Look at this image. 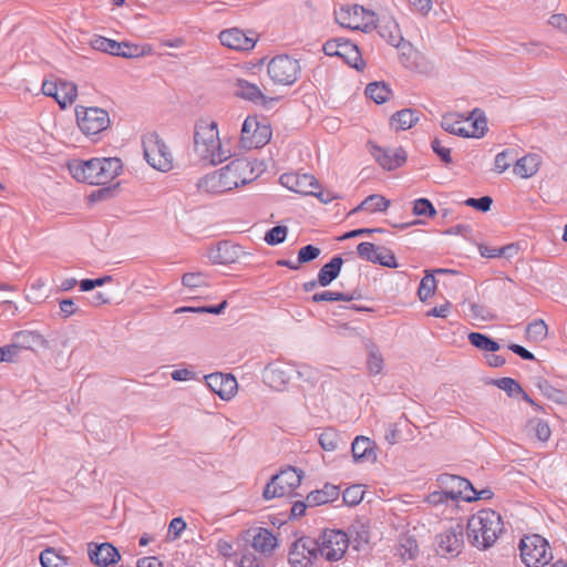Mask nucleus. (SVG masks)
Returning a JSON list of instances; mask_svg holds the SVG:
<instances>
[{
	"label": "nucleus",
	"instance_id": "64",
	"mask_svg": "<svg viewBox=\"0 0 567 567\" xmlns=\"http://www.w3.org/2000/svg\"><path fill=\"white\" fill-rule=\"evenodd\" d=\"M186 528V523L182 517H175L171 520L168 526V534L173 535L176 539L181 536L182 532Z\"/></svg>",
	"mask_w": 567,
	"mask_h": 567
},
{
	"label": "nucleus",
	"instance_id": "9",
	"mask_svg": "<svg viewBox=\"0 0 567 567\" xmlns=\"http://www.w3.org/2000/svg\"><path fill=\"white\" fill-rule=\"evenodd\" d=\"M69 172L78 182L90 185H104L106 172V157L91 158L89 161L74 159L68 165Z\"/></svg>",
	"mask_w": 567,
	"mask_h": 567
},
{
	"label": "nucleus",
	"instance_id": "23",
	"mask_svg": "<svg viewBox=\"0 0 567 567\" xmlns=\"http://www.w3.org/2000/svg\"><path fill=\"white\" fill-rule=\"evenodd\" d=\"M240 247L229 241H219L216 246L209 248L207 257L213 264L229 265L239 258Z\"/></svg>",
	"mask_w": 567,
	"mask_h": 567
},
{
	"label": "nucleus",
	"instance_id": "36",
	"mask_svg": "<svg viewBox=\"0 0 567 567\" xmlns=\"http://www.w3.org/2000/svg\"><path fill=\"white\" fill-rule=\"evenodd\" d=\"M42 567H63L69 565V558L58 553L53 547H47L40 554Z\"/></svg>",
	"mask_w": 567,
	"mask_h": 567
},
{
	"label": "nucleus",
	"instance_id": "22",
	"mask_svg": "<svg viewBox=\"0 0 567 567\" xmlns=\"http://www.w3.org/2000/svg\"><path fill=\"white\" fill-rule=\"evenodd\" d=\"M372 155L375 161L388 171L402 166L406 159V153L403 148H382L373 146Z\"/></svg>",
	"mask_w": 567,
	"mask_h": 567
},
{
	"label": "nucleus",
	"instance_id": "63",
	"mask_svg": "<svg viewBox=\"0 0 567 567\" xmlns=\"http://www.w3.org/2000/svg\"><path fill=\"white\" fill-rule=\"evenodd\" d=\"M59 84H60V80L59 81L45 80L42 83V87H41L42 93L47 96L53 97L58 102Z\"/></svg>",
	"mask_w": 567,
	"mask_h": 567
},
{
	"label": "nucleus",
	"instance_id": "18",
	"mask_svg": "<svg viewBox=\"0 0 567 567\" xmlns=\"http://www.w3.org/2000/svg\"><path fill=\"white\" fill-rule=\"evenodd\" d=\"M282 186L291 192L309 195L313 189H319L318 181L309 174L286 173L280 176Z\"/></svg>",
	"mask_w": 567,
	"mask_h": 567
},
{
	"label": "nucleus",
	"instance_id": "28",
	"mask_svg": "<svg viewBox=\"0 0 567 567\" xmlns=\"http://www.w3.org/2000/svg\"><path fill=\"white\" fill-rule=\"evenodd\" d=\"M339 494V486L327 483L321 489L310 492L307 495V502L310 507L320 506L336 501Z\"/></svg>",
	"mask_w": 567,
	"mask_h": 567
},
{
	"label": "nucleus",
	"instance_id": "42",
	"mask_svg": "<svg viewBox=\"0 0 567 567\" xmlns=\"http://www.w3.org/2000/svg\"><path fill=\"white\" fill-rule=\"evenodd\" d=\"M436 289V280L431 271H425V276L421 279L417 296L421 301L430 298Z\"/></svg>",
	"mask_w": 567,
	"mask_h": 567
},
{
	"label": "nucleus",
	"instance_id": "5",
	"mask_svg": "<svg viewBox=\"0 0 567 567\" xmlns=\"http://www.w3.org/2000/svg\"><path fill=\"white\" fill-rule=\"evenodd\" d=\"M303 472L296 467L288 466L278 474L272 475L271 480L266 484L262 491V497L266 501L290 495L299 487Z\"/></svg>",
	"mask_w": 567,
	"mask_h": 567
},
{
	"label": "nucleus",
	"instance_id": "21",
	"mask_svg": "<svg viewBox=\"0 0 567 567\" xmlns=\"http://www.w3.org/2000/svg\"><path fill=\"white\" fill-rule=\"evenodd\" d=\"M247 536L251 537L252 548L264 556H270L278 547L277 537L268 528L256 527L248 529Z\"/></svg>",
	"mask_w": 567,
	"mask_h": 567
},
{
	"label": "nucleus",
	"instance_id": "6",
	"mask_svg": "<svg viewBox=\"0 0 567 567\" xmlns=\"http://www.w3.org/2000/svg\"><path fill=\"white\" fill-rule=\"evenodd\" d=\"M143 153L153 168L159 172H168L173 168V155L157 133H150L143 138Z\"/></svg>",
	"mask_w": 567,
	"mask_h": 567
},
{
	"label": "nucleus",
	"instance_id": "51",
	"mask_svg": "<svg viewBox=\"0 0 567 567\" xmlns=\"http://www.w3.org/2000/svg\"><path fill=\"white\" fill-rule=\"evenodd\" d=\"M413 214L416 216L433 217L436 215V210L427 198H419L413 203Z\"/></svg>",
	"mask_w": 567,
	"mask_h": 567
},
{
	"label": "nucleus",
	"instance_id": "33",
	"mask_svg": "<svg viewBox=\"0 0 567 567\" xmlns=\"http://www.w3.org/2000/svg\"><path fill=\"white\" fill-rule=\"evenodd\" d=\"M390 206V200L379 194H373L365 197L360 205L353 208L349 215H353L360 210H368L370 213L385 212Z\"/></svg>",
	"mask_w": 567,
	"mask_h": 567
},
{
	"label": "nucleus",
	"instance_id": "19",
	"mask_svg": "<svg viewBox=\"0 0 567 567\" xmlns=\"http://www.w3.org/2000/svg\"><path fill=\"white\" fill-rule=\"evenodd\" d=\"M300 374L296 368L288 363H269L264 370V378L271 388L280 389L285 386L293 377Z\"/></svg>",
	"mask_w": 567,
	"mask_h": 567
},
{
	"label": "nucleus",
	"instance_id": "13",
	"mask_svg": "<svg viewBox=\"0 0 567 567\" xmlns=\"http://www.w3.org/2000/svg\"><path fill=\"white\" fill-rule=\"evenodd\" d=\"M323 52L329 56H340L355 70H362L364 62L358 47L349 40L332 39L323 44Z\"/></svg>",
	"mask_w": 567,
	"mask_h": 567
},
{
	"label": "nucleus",
	"instance_id": "44",
	"mask_svg": "<svg viewBox=\"0 0 567 567\" xmlns=\"http://www.w3.org/2000/svg\"><path fill=\"white\" fill-rule=\"evenodd\" d=\"M87 547V555L91 563L99 567H106V556L103 555V550L106 549V543H90Z\"/></svg>",
	"mask_w": 567,
	"mask_h": 567
},
{
	"label": "nucleus",
	"instance_id": "1",
	"mask_svg": "<svg viewBox=\"0 0 567 567\" xmlns=\"http://www.w3.org/2000/svg\"><path fill=\"white\" fill-rule=\"evenodd\" d=\"M504 532V523L499 513L485 508L473 514L466 525L467 539L477 549L492 547Z\"/></svg>",
	"mask_w": 567,
	"mask_h": 567
},
{
	"label": "nucleus",
	"instance_id": "29",
	"mask_svg": "<svg viewBox=\"0 0 567 567\" xmlns=\"http://www.w3.org/2000/svg\"><path fill=\"white\" fill-rule=\"evenodd\" d=\"M540 165V157L537 154H527L515 161L513 172L522 178H529L535 175Z\"/></svg>",
	"mask_w": 567,
	"mask_h": 567
},
{
	"label": "nucleus",
	"instance_id": "3",
	"mask_svg": "<svg viewBox=\"0 0 567 567\" xmlns=\"http://www.w3.org/2000/svg\"><path fill=\"white\" fill-rule=\"evenodd\" d=\"M194 150L212 165H218L231 156L230 150H225L220 143L217 123L207 118H199L195 123Z\"/></svg>",
	"mask_w": 567,
	"mask_h": 567
},
{
	"label": "nucleus",
	"instance_id": "8",
	"mask_svg": "<svg viewBox=\"0 0 567 567\" xmlns=\"http://www.w3.org/2000/svg\"><path fill=\"white\" fill-rule=\"evenodd\" d=\"M267 72L275 84L292 85L300 76L301 66L297 59L279 54L268 62Z\"/></svg>",
	"mask_w": 567,
	"mask_h": 567
},
{
	"label": "nucleus",
	"instance_id": "53",
	"mask_svg": "<svg viewBox=\"0 0 567 567\" xmlns=\"http://www.w3.org/2000/svg\"><path fill=\"white\" fill-rule=\"evenodd\" d=\"M344 504L349 506L358 505L363 498V489L360 485H353L348 488L342 494Z\"/></svg>",
	"mask_w": 567,
	"mask_h": 567
},
{
	"label": "nucleus",
	"instance_id": "15",
	"mask_svg": "<svg viewBox=\"0 0 567 567\" xmlns=\"http://www.w3.org/2000/svg\"><path fill=\"white\" fill-rule=\"evenodd\" d=\"M357 252L360 258L373 264L389 268H396L399 266L394 254L390 249L375 246L369 241L360 243L357 246Z\"/></svg>",
	"mask_w": 567,
	"mask_h": 567
},
{
	"label": "nucleus",
	"instance_id": "50",
	"mask_svg": "<svg viewBox=\"0 0 567 567\" xmlns=\"http://www.w3.org/2000/svg\"><path fill=\"white\" fill-rule=\"evenodd\" d=\"M260 123H267L266 120L259 121L256 116H248L243 123L241 127V142L244 146L248 142V140H251V133L254 131L258 130V126Z\"/></svg>",
	"mask_w": 567,
	"mask_h": 567
},
{
	"label": "nucleus",
	"instance_id": "17",
	"mask_svg": "<svg viewBox=\"0 0 567 567\" xmlns=\"http://www.w3.org/2000/svg\"><path fill=\"white\" fill-rule=\"evenodd\" d=\"M463 526L456 524L437 536V554L442 556H457L463 547Z\"/></svg>",
	"mask_w": 567,
	"mask_h": 567
},
{
	"label": "nucleus",
	"instance_id": "7",
	"mask_svg": "<svg viewBox=\"0 0 567 567\" xmlns=\"http://www.w3.org/2000/svg\"><path fill=\"white\" fill-rule=\"evenodd\" d=\"M337 23L343 28L369 32L375 23V14L359 4H347L334 11Z\"/></svg>",
	"mask_w": 567,
	"mask_h": 567
},
{
	"label": "nucleus",
	"instance_id": "16",
	"mask_svg": "<svg viewBox=\"0 0 567 567\" xmlns=\"http://www.w3.org/2000/svg\"><path fill=\"white\" fill-rule=\"evenodd\" d=\"M437 484L440 488L444 489L452 502H457L458 499L465 501V496L468 495V492L473 491V485L468 480L447 473L439 475Z\"/></svg>",
	"mask_w": 567,
	"mask_h": 567
},
{
	"label": "nucleus",
	"instance_id": "38",
	"mask_svg": "<svg viewBox=\"0 0 567 567\" xmlns=\"http://www.w3.org/2000/svg\"><path fill=\"white\" fill-rule=\"evenodd\" d=\"M468 341L473 347L487 352H496L501 349L497 341L481 332H471Z\"/></svg>",
	"mask_w": 567,
	"mask_h": 567
},
{
	"label": "nucleus",
	"instance_id": "4",
	"mask_svg": "<svg viewBox=\"0 0 567 567\" xmlns=\"http://www.w3.org/2000/svg\"><path fill=\"white\" fill-rule=\"evenodd\" d=\"M519 551L527 567H544L553 559L549 543L537 534L523 537L519 542Z\"/></svg>",
	"mask_w": 567,
	"mask_h": 567
},
{
	"label": "nucleus",
	"instance_id": "56",
	"mask_svg": "<svg viewBox=\"0 0 567 567\" xmlns=\"http://www.w3.org/2000/svg\"><path fill=\"white\" fill-rule=\"evenodd\" d=\"M320 249L313 245H306L303 247H301L298 251V262L301 265V264H306V262H310L312 260H315L316 258L319 257L320 255Z\"/></svg>",
	"mask_w": 567,
	"mask_h": 567
},
{
	"label": "nucleus",
	"instance_id": "31",
	"mask_svg": "<svg viewBox=\"0 0 567 567\" xmlns=\"http://www.w3.org/2000/svg\"><path fill=\"white\" fill-rule=\"evenodd\" d=\"M235 95L254 103H262L266 100L258 85L244 79L236 80Z\"/></svg>",
	"mask_w": 567,
	"mask_h": 567
},
{
	"label": "nucleus",
	"instance_id": "59",
	"mask_svg": "<svg viewBox=\"0 0 567 567\" xmlns=\"http://www.w3.org/2000/svg\"><path fill=\"white\" fill-rule=\"evenodd\" d=\"M182 284L188 288L205 286V276L202 272H187L182 277Z\"/></svg>",
	"mask_w": 567,
	"mask_h": 567
},
{
	"label": "nucleus",
	"instance_id": "48",
	"mask_svg": "<svg viewBox=\"0 0 567 567\" xmlns=\"http://www.w3.org/2000/svg\"><path fill=\"white\" fill-rule=\"evenodd\" d=\"M399 551L403 559H414L419 553V546L416 540L413 539L412 537H406L402 539L400 543Z\"/></svg>",
	"mask_w": 567,
	"mask_h": 567
},
{
	"label": "nucleus",
	"instance_id": "25",
	"mask_svg": "<svg viewBox=\"0 0 567 567\" xmlns=\"http://www.w3.org/2000/svg\"><path fill=\"white\" fill-rule=\"evenodd\" d=\"M109 55L133 59L143 56L151 51L148 45H138L128 42H117L109 39Z\"/></svg>",
	"mask_w": 567,
	"mask_h": 567
},
{
	"label": "nucleus",
	"instance_id": "12",
	"mask_svg": "<svg viewBox=\"0 0 567 567\" xmlns=\"http://www.w3.org/2000/svg\"><path fill=\"white\" fill-rule=\"evenodd\" d=\"M75 115L79 127L87 136H97L106 130V111L103 109L78 106Z\"/></svg>",
	"mask_w": 567,
	"mask_h": 567
},
{
	"label": "nucleus",
	"instance_id": "55",
	"mask_svg": "<svg viewBox=\"0 0 567 567\" xmlns=\"http://www.w3.org/2000/svg\"><path fill=\"white\" fill-rule=\"evenodd\" d=\"M540 392L548 398L549 400L556 403H563L565 399V393L553 385H550L547 381L539 383Z\"/></svg>",
	"mask_w": 567,
	"mask_h": 567
},
{
	"label": "nucleus",
	"instance_id": "49",
	"mask_svg": "<svg viewBox=\"0 0 567 567\" xmlns=\"http://www.w3.org/2000/svg\"><path fill=\"white\" fill-rule=\"evenodd\" d=\"M494 384L498 389L505 391L509 396H514V395H517L520 392H523V389L519 385V383L512 378L505 377V378L497 379L494 381Z\"/></svg>",
	"mask_w": 567,
	"mask_h": 567
},
{
	"label": "nucleus",
	"instance_id": "11",
	"mask_svg": "<svg viewBox=\"0 0 567 567\" xmlns=\"http://www.w3.org/2000/svg\"><path fill=\"white\" fill-rule=\"evenodd\" d=\"M319 556L318 542L311 537L302 536L291 544L288 561L291 567H309Z\"/></svg>",
	"mask_w": 567,
	"mask_h": 567
},
{
	"label": "nucleus",
	"instance_id": "54",
	"mask_svg": "<svg viewBox=\"0 0 567 567\" xmlns=\"http://www.w3.org/2000/svg\"><path fill=\"white\" fill-rule=\"evenodd\" d=\"M367 364L371 374L381 373L383 369V358L375 348L369 351Z\"/></svg>",
	"mask_w": 567,
	"mask_h": 567
},
{
	"label": "nucleus",
	"instance_id": "58",
	"mask_svg": "<svg viewBox=\"0 0 567 567\" xmlns=\"http://www.w3.org/2000/svg\"><path fill=\"white\" fill-rule=\"evenodd\" d=\"M464 204L468 207H473L482 213H486L491 209L493 199L489 196H482L480 198H467Z\"/></svg>",
	"mask_w": 567,
	"mask_h": 567
},
{
	"label": "nucleus",
	"instance_id": "14",
	"mask_svg": "<svg viewBox=\"0 0 567 567\" xmlns=\"http://www.w3.org/2000/svg\"><path fill=\"white\" fill-rule=\"evenodd\" d=\"M256 32L248 30L245 32L239 28H230L219 33L220 43L234 51L249 52L257 43Z\"/></svg>",
	"mask_w": 567,
	"mask_h": 567
},
{
	"label": "nucleus",
	"instance_id": "30",
	"mask_svg": "<svg viewBox=\"0 0 567 567\" xmlns=\"http://www.w3.org/2000/svg\"><path fill=\"white\" fill-rule=\"evenodd\" d=\"M343 259L340 255L334 256L329 262L324 264L318 272V284L321 287L329 286L337 279L341 272Z\"/></svg>",
	"mask_w": 567,
	"mask_h": 567
},
{
	"label": "nucleus",
	"instance_id": "35",
	"mask_svg": "<svg viewBox=\"0 0 567 567\" xmlns=\"http://www.w3.org/2000/svg\"><path fill=\"white\" fill-rule=\"evenodd\" d=\"M361 298V293L357 290L346 293L338 291L324 290L318 293H315L311 297L312 302H321V301H352Z\"/></svg>",
	"mask_w": 567,
	"mask_h": 567
},
{
	"label": "nucleus",
	"instance_id": "40",
	"mask_svg": "<svg viewBox=\"0 0 567 567\" xmlns=\"http://www.w3.org/2000/svg\"><path fill=\"white\" fill-rule=\"evenodd\" d=\"M271 138V127L267 123H260L258 130L251 133V140H248L246 147L259 148L265 146Z\"/></svg>",
	"mask_w": 567,
	"mask_h": 567
},
{
	"label": "nucleus",
	"instance_id": "32",
	"mask_svg": "<svg viewBox=\"0 0 567 567\" xmlns=\"http://www.w3.org/2000/svg\"><path fill=\"white\" fill-rule=\"evenodd\" d=\"M419 112L413 109H403L391 116V126L395 130H409L419 122Z\"/></svg>",
	"mask_w": 567,
	"mask_h": 567
},
{
	"label": "nucleus",
	"instance_id": "43",
	"mask_svg": "<svg viewBox=\"0 0 567 567\" xmlns=\"http://www.w3.org/2000/svg\"><path fill=\"white\" fill-rule=\"evenodd\" d=\"M227 307V301L223 300L219 305L215 306H200V307H179L174 312L183 313V312H195V313H212V315H220Z\"/></svg>",
	"mask_w": 567,
	"mask_h": 567
},
{
	"label": "nucleus",
	"instance_id": "41",
	"mask_svg": "<svg viewBox=\"0 0 567 567\" xmlns=\"http://www.w3.org/2000/svg\"><path fill=\"white\" fill-rule=\"evenodd\" d=\"M547 324L542 319H536L526 327L527 339L535 342L543 341L547 337Z\"/></svg>",
	"mask_w": 567,
	"mask_h": 567
},
{
	"label": "nucleus",
	"instance_id": "39",
	"mask_svg": "<svg viewBox=\"0 0 567 567\" xmlns=\"http://www.w3.org/2000/svg\"><path fill=\"white\" fill-rule=\"evenodd\" d=\"M365 94L377 104H383L388 101L391 89L384 82H373L367 85Z\"/></svg>",
	"mask_w": 567,
	"mask_h": 567
},
{
	"label": "nucleus",
	"instance_id": "37",
	"mask_svg": "<svg viewBox=\"0 0 567 567\" xmlns=\"http://www.w3.org/2000/svg\"><path fill=\"white\" fill-rule=\"evenodd\" d=\"M78 96V89L76 85L66 82L63 80H60L59 84V95H58V104L61 109H66L69 105H71Z\"/></svg>",
	"mask_w": 567,
	"mask_h": 567
},
{
	"label": "nucleus",
	"instance_id": "27",
	"mask_svg": "<svg viewBox=\"0 0 567 567\" xmlns=\"http://www.w3.org/2000/svg\"><path fill=\"white\" fill-rule=\"evenodd\" d=\"M352 456L355 462H375L374 443L365 436H357L351 445Z\"/></svg>",
	"mask_w": 567,
	"mask_h": 567
},
{
	"label": "nucleus",
	"instance_id": "61",
	"mask_svg": "<svg viewBox=\"0 0 567 567\" xmlns=\"http://www.w3.org/2000/svg\"><path fill=\"white\" fill-rule=\"evenodd\" d=\"M237 565L238 567H264L262 560L249 550L241 554Z\"/></svg>",
	"mask_w": 567,
	"mask_h": 567
},
{
	"label": "nucleus",
	"instance_id": "47",
	"mask_svg": "<svg viewBox=\"0 0 567 567\" xmlns=\"http://www.w3.org/2000/svg\"><path fill=\"white\" fill-rule=\"evenodd\" d=\"M515 150L506 148L495 156L494 165L497 173H504L509 166L511 162L516 157Z\"/></svg>",
	"mask_w": 567,
	"mask_h": 567
},
{
	"label": "nucleus",
	"instance_id": "45",
	"mask_svg": "<svg viewBox=\"0 0 567 567\" xmlns=\"http://www.w3.org/2000/svg\"><path fill=\"white\" fill-rule=\"evenodd\" d=\"M339 442L340 437L332 429H327L319 435V444L324 451L331 452L337 450Z\"/></svg>",
	"mask_w": 567,
	"mask_h": 567
},
{
	"label": "nucleus",
	"instance_id": "2",
	"mask_svg": "<svg viewBox=\"0 0 567 567\" xmlns=\"http://www.w3.org/2000/svg\"><path fill=\"white\" fill-rule=\"evenodd\" d=\"M254 179V169L247 158H236L218 173L206 175L198 186L206 192L224 193Z\"/></svg>",
	"mask_w": 567,
	"mask_h": 567
},
{
	"label": "nucleus",
	"instance_id": "52",
	"mask_svg": "<svg viewBox=\"0 0 567 567\" xmlns=\"http://www.w3.org/2000/svg\"><path fill=\"white\" fill-rule=\"evenodd\" d=\"M529 426L534 430L536 437L542 442H547L551 431L547 422L540 419L529 421Z\"/></svg>",
	"mask_w": 567,
	"mask_h": 567
},
{
	"label": "nucleus",
	"instance_id": "62",
	"mask_svg": "<svg viewBox=\"0 0 567 567\" xmlns=\"http://www.w3.org/2000/svg\"><path fill=\"white\" fill-rule=\"evenodd\" d=\"M0 350L2 351V359L1 362H12L19 354L20 348L12 339V342L8 346L0 347Z\"/></svg>",
	"mask_w": 567,
	"mask_h": 567
},
{
	"label": "nucleus",
	"instance_id": "24",
	"mask_svg": "<svg viewBox=\"0 0 567 567\" xmlns=\"http://www.w3.org/2000/svg\"><path fill=\"white\" fill-rule=\"evenodd\" d=\"M373 28H377L380 37L392 47L398 48L403 41L400 27L392 17L383 16L380 19H375Z\"/></svg>",
	"mask_w": 567,
	"mask_h": 567
},
{
	"label": "nucleus",
	"instance_id": "46",
	"mask_svg": "<svg viewBox=\"0 0 567 567\" xmlns=\"http://www.w3.org/2000/svg\"><path fill=\"white\" fill-rule=\"evenodd\" d=\"M288 228L286 226L277 225L266 233L264 239L269 246H277L286 240Z\"/></svg>",
	"mask_w": 567,
	"mask_h": 567
},
{
	"label": "nucleus",
	"instance_id": "57",
	"mask_svg": "<svg viewBox=\"0 0 567 567\" xmlns=\"http://www.w3.org/2000/svg\"><path fill=\"white\" fill-rule=\"evenodd\" d=\"M432 151L441 158V161L445 164H450L452 162L451 150L443 145V141L439 137H435L431 142Z\"/></svg>",
	"mask_w": 567,
	"mask_h": 567
},
{
	"label": "nucleus",
	"instance_id": "34",
	"mask_svg": "<svg viewBox=\"0 0 567 567\" xmlns=\"http://www.w3.org/2000/svg\"><path fill=\"white\" fill-rule=\"evenodd\" d=\"M465 124L466 121L458 114H447L442 117L441 127L450 134L466 137V135H468V128Z\"/></svg>",
	"mask_w": 567,
	"mask_h": 567
},
{
	"label": "nucleus",
	"instance_id": "60",
	"mask_svg": "<svg viewBox=\"0 0 567 567\" xmlns=\"http://www.w3.org/2000/svg\"><path fill=\"white\" fill-rule=\"evenodd\" d=\"M468 135L466 137H482L486 130V120L485 117L475 118L473 122L468 124Z\"/></svg>",
	"mask_w": 567,
	"mask_h": 567
},
{
	"label": "nucleus",
	"instance_id": "26",
	"mask_svg": "<svg viewBox=\"0 0 567 567\" xmlns=\"http://www.w3.org/2000/svg\"><path fill=\"white\" fill-rule=\"evenodd\" d=\"M20 349L35 351L38 348H47L48 341L38 331L21 330L12 334Z\"/></svg>",
	"mask_w": 567,
	"mask_h": 567
},
{
	"label": "nucleus",
	"instance_id": "20",
	"mask_svg": "<svg viewBox=\"0 0 567 567\" xmlns=\"http://www.w3.org/2000/svg\"><path fill=\"white\" fill-rule=\"evenodd\" d=\"M209 390L223 400H230L237 390V381L231 374L212 373L205 377Z\"/></svg>",
	"mask_w": 567,
	"mask_h": 567
},
{
	"label": "nucleus",
	"instance_id": "10",
	"mask_svg": "<svg viewBox=\"0 0 567 567\" xmlns=\"http://www.w3.org/2000/svg\"><path fill=\"white\" fill-rule=\"evenodd\" d=\"M319 554L328 561H337L343 557L349 546L348 535L340 529H327L320 537Z\"/></svg>",
	"mask_w": 567,
	"mask_h": 567
}]
</instances>
